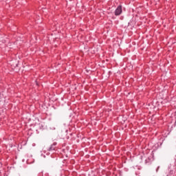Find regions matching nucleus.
I'll return each instance as SVG.
<instances>
[{
    "label": "nucleus",
    "instance_id": "nucleus-1",
    "mask_svg": "<svg viewBox=\"0 0 176 176\" xmlns=\"http://www.w3.org/2000/svg\"><path fill=\"white\" fill-rule=\"evenodd\" d=\"M120 14H122V6H119L115 11L116 16H120Z\"/></svg>",
    "mask_w": 176,
    "mask_h": 176
}]
</instances>
